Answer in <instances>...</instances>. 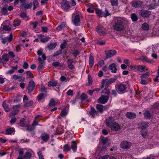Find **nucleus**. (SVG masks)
<instances>
[{
    "instance_id": "nucleus-1",
    "label": "nucleus",
    "mask_w": 159,
    "mask_h": 159,
    "mask_svg": "<svg viewBox=\"0 0 159 159\" xmlns=\"http://www.w3.org/2000/svg\"><path fill=\"white\" fill-rule=\"evenodd\" d=\"M114 119L111 117H109L107 120L106 124L108 127L112 130L116 131H119L120 129V127L116 122H113Z\"/></svg>"
},
{
    "instance_id": "nucleus-2",
    "label": "nucleus",
    "mask_w": 159,
    "mask_h": 159,
    "mask_svg": "<svg viewBox=\"0 0 159 159\" xmlns=\"http://www.w3.org/2000/svg\"><path fill=\"white\" fill-rule=\"evenodd\" d=\"M124 19L122 18H118L117 21L115 22L113 27L115 30L117 31H121L123 30L124 26L123 24Z\"/></svg>"
},
{
    "instance_id": "nucleus-3",
    "label": "nucleus",
    "mask_w": 159,
    "mask_h": 159,
    "mask_svg": "<svg viewBox=\"0 0 159 159\" xmlns=\"http://www.w3.org/2000/svg\"><path fill=\"white\" fill-rule=\"evenodd\" d=\"M11 29L10 22L8 20L4 21L1 25L0 31L2 32L3 31H10Z\"/></svg>"
},
{
    "instance_id": "nucleus-4",
    "label": "nucleus",
    "mask_w": 159,
    "mask_h": 159,
    "mask_svg": "<svg viewBox=\"0 0 159 159\" xmlns=\"http://www.w3.org/2000/svg\"><path fill=\"white\" fill-rule=\"evenodd\" d=\"M96 31L100 35H104L106 34V31L102 25H99L96 28Z\"/></svg>"
},
{
    "instance_id": "nucleus-5",
    "label": "nucleus",
    "mask_w": 159,
    "mask_h": 159,
    "mask_svg": "<svg viewBox=\"0 0 159 159\" xmlns=\"http://www.w3.org/2000/svg\"><path fill=\"white\" fill-rule=\"evenodd\" d=\"M61 5L62 8L65 11H67L70 7L69 2L66 0H63Z\"/></svg>"
},
{
    "instance_id": "nucleus-6",
    "label": "nucleus",
    "mask_w": 159,
    "mask_h": 159,
    "mask_svg": "<svg viewBox=\"0 0 159 159\" xmlns=\"http://www.w3.org/2000/svg\"><path fill=\"white\" fill-rule=\"evenodd\" d=\"M109 99V96H105L102 95L99 98L98 100V102L102 104H105L106 103Z\"/></svg>"
},
{
    "instance_id": "nucleus-7",
    "label": "nucleus",
    "mask_w": 159,
    "mask_h": 159,
    "mask_svg": "<svg viewBox=\"0 0 159 159\" xmlns=\"http://www.w3.org/2000/svg\"><path fill=\"white\" fill-rule=\"evenodd\" d=\"M131 144L130 142L125 141L121 143L120 147L124 149L129 148L131 146Z\"/></svg>"
},
{
    "instance_id": "nucleus-8",
    "label": "nucleus",
    "mask_w": 159,
    "mask_h": 159,
    "mask_svg": "<svg viewBox=\"0 0 159 159\" xmlns=\"http://www.w3.org/2000/svg\"><path fill=\"white\" fill-rule=\"evenodd\" d=\"M34 87L35 84L34 81L32 80H30L27 87L28 91L29 92H32L34 89Z\"/></svg>"
},
{
    "instance_id": "nucleus-9",
    "label": "nucleus",
    "mask_w": 159,
    "mask_h": 159,
    "mask_svg": "<svg viewBox=\"0 0 159 159\" xmlns=\"http://www.w3.org/2000/svg\"><path fill=\"white\" fill-rule=\"evenodd\" d=\"M126 87L124 84H120L118 86V90L120 93H124L126 92Z\"/></svg>"
},
{
    "instance_id": "nucleus-10",
    "label": "nucleus",
    "mask_w": 159,
    "mask_h": 159,
    "mask_svg": "<svg viewBox=\"0 0 159 159\" xmlns=\"http://www.w3.org/2000/svg\"><path fill=\"white\" fill-rule=\"evenodd\" d=\"M80 98L83 101H84L87 102H90L91 101V98H88V97L87 94L84 93H82L81 94Z\"/></svg>"
},
{
    "instance_id": "nucleus-11",
    "label": "nucleus",
    "mask_w": 159,
    "mask_h": 159,
    "mask_svg": "<svg viewBox=\"0 0 159 159\" xmlns=\"http://www.w3.org/2000/svg\"><path fill=\"white\" fill-rule=\"evenodd\" d=\"M139 14L143 17H147L150 15L151 12L147 10H141Z\"/></svg>"
},
{
    "instance_id": "nucleus-12",
    "label": "nucleus",
    "mask_w": 159,
    "mask_h": 159,
    "mask_svg": "<svg viewBox=\"0 0 159 159\" xmlns=\"http://www.w3.org/2000/svg\"><path fill=\"white\" fill-rule=\"evenodd\" d=\"M109 69L112 73H116L117 72V69L115 63L111 64L109 66Z\"/></svg>"
},
{
    "instance_id": "nucleus-13",
    "label": "nucleus",
    "mask_w": 159,
    "mask_h": 159,
    "mask_svg": "<svg viewBox=\"0 0 159 159\" xmlns=\"http://www.w3.org/2000/svg\"><path fill=\"white\" fill-rule=\"evenodd\" d=\"M13 39V35L11 33L9 36L8 37H6L5 38L2 39V42L3 44H5L7 42H11L12 39Z\"/></svg>"
},
{
    "instance_id": "nucleus-14",
    "label": "nucleus",
    "mask_w": 159,
    "mask_h": 159,
    "mask_svg": "<svg viewBox=\"0 0 159 159\" xmlns=\"http://www.w3.org/2000/svg\"><path fill=\"white\" fill-rule=\"evenodd\" d=\"M148 127V122H141L139 124L138 127L139 128L142 129V130Z\"/></svg>"
},
{
    "instance_id": "nucleus-15",
    "label": "nucleus",
    "mask_w": 159,
    "mask_h": 159,
    "mask_svg": "<svg viewBox=\"0 0 159 159\" xmlns=\"http://www.w3.org/2000/svg\"><path fill=\"white\" fill-rule=\"evenodd\" d=\"M116 52L114 50H110L106 52V56L107 57L109 58L115 55Z\"/></svg>"
},
{
    "instance_id": "nucleus-16",
    "label": "nucleus",
    "mask_w": 159,
    "mask_h": 159,
    "mask_svg": "<svg viewBox=\"0 0 159 159\" xmlns=\"http://www.w3.org/2000/svg\"><path fill=\"white\" fill-rule=\"evenodd\" d=\"M80 21V16L79 15H76L72 19L73 24L76 25H78Z\"/></svg>"
},
{
    "instance_id": "nucleus-17",
    "label": "nucleus",
    "mask_w": 159,
    "mask_h": 159,
    "mask_svg": "<svg viewBox=\"0 0 159 159\" xmlns=\"http://www.w3.org/2000/svg\"><path fill=\"white\" fill-rule=\"evenodd\" d=\"M13 77L14 79L20 82L23 81L25 80V78L21 76L14 75H13Z\"/></svg>"
},
{
    "instance_id": "nucleus-18",
    "label": "nucleus",
    "mask_w": 159,
    "mask_h": 159,
    "mask_svg": "<svg viewBox=\"0 0 159 159\" xmlns=\"http://www.w3.org/2000/svg\"><path fill=\"white\" fill-rule=\"evenodd\" d=\"M142 5V2L140 1H134L133 2L132 6L135 8L141 6Z\"/></svg>"
},
{
    "instance_id": "nucleus-19",
    "label": "nucleus",
    "mask_w": 159,
    "mask_h": 159,
    "mask_svg": "<svg viewBox=\"0 0 159 159\" xmlns=\"http://www.w3.org/2000/svg\"><path fill=\"white\" fill-rule=\"evenodd\" d=\"M137 71L141 72L148 70L146 66H144L139 65L137 66Z\"/></svg>"
},
{
    "instance_id": "nucleus-20",
    "label": "nucleus",
    "mask_w": 159,
    "mask_h": 159,
    "mask_svg": "<svg viewBox=\"0 0 159 159\" xmlns=\"http://www.w3.org/2000/svg\"><path fill=\"white\" fill-rule=\"evenodd\" d=\"M74 62V61L72 59H68L67 60L68 66L70 69H73L74 68V66L72 64Z\"/></svg>"
},
{
    "instance_id": "nucleus-21",
    "label": "nucleus",
    "mask_w": 159,
    "mask_h": 159,
    "mask_svg": "<svg viewBox=\"0 0 159 159\" xmlns=\"http://www.w3.org/2000/svg\"><path fill=\"white\" fill-rule=\"evenodd\" d=\"M32 2H30L29 4H26L25 2L24 3L21 4V7L22 8H25V9H28L31 8L32 6Z\"/></svg>"
},
{
    "instance_id": "nucleus-22",
    "label": "nucleus",
    "mask_w": 159,
    "mask_h": 159,
    "mask_svg": "<svg viewBox=\"0 0 159 159\" xmlns=\"http://www.w3.org/2000/svg\"><path fill=\"white\" fill-rule=\"evenodd\" d=\"M125 115L127 117L131 119L135 118L136 116V115L135 113L129 112H127Z\"/></svg>"
},
{
    "instance_id": "nucleus-23",
    "label": "nucleus",
    "mask_w": 159,
    "mask_h": 159,
    "mask_svg": "<svg viewBox=\"0 0 159 159\" xmlns=\"http://www.w3.org/2000/svg\"><path fill=\"white\" fill-rule=\"evenodd\" d=\"M58 102V100L56 98L52 99L50 102L49 105L50 106L55 105Z\"/></svg>"
},
{
    "instance_id": "nucleus-24",
    "label": "nucleus",
    "mask_w": 159,
    "mask_h": 159,
    "mask_svg": "<svg viewBox=\"0 0 159 159\" xmlns=\"http://www.w3.org/2000/svg\"><path fill=\"white\" fill-rule=\"evenodd\" d=\"M41 138L42 139L43 141H47L49 139V136L48 134L43 133L41 134Z\"/></svg>"
},
{
    "instance_id": "nucleus-25",
    "label": "nucleus",
    "mask_w": 159,
    "mask_h": 159,
    "mask_svg": "<svg viewBox=\"0 0 159 159\" xmlns=\"http://www.w3.org/2000/svg\"><path fill=\"white\" fill-rule=\"evenodd\" d=\"M97 110L100 112L102 113L105 110L106 108L103 106L101 105H97L96 106Z\"/></svg>"
},
{
    "instance_id": "nucleus-26",
    "label": "nucleus",
    "mask_w": 159,
    "mask_h": 159,
    "mask_svg": "<svg viewBox=\"0 0 159 159\" xmlns=\"http://www.w3.org/2000/svg\"><path fill=\"white\" fill-rule=\"evenodd\" d=\"M15 132V130L14 128H10L7 129L6 131V133L7 134L11 135L14 134Z\"/></svg>"
},
{
    "instance_id": "nucleus-27",
    "label": "nucleus",
    "mask_w": 159,
    "mask_h": 159,
    "mask_svg": "<svg viewBox=\"0 0 159 159\" xmlns=\"http://www.w3.org/2000/svg\"><path fill=\"white\" fill-rule=\"evenodd\" d=\"M141 134L142 136L144 138H147L149 137V133L146 130H142Z\"/></svg>"
},
{
    "instance_id": "nucleus-28",
    "label": "nucleus",
    "mask_w": 159,
    "mask_h": 159,
    "mask_svg": "<svg viewBox=\"0 0 159 159\" xmlns=\"http://www.w3.org/2000/svg\"><path fill=\"white\" fill-rule=\"evenodd\" d=\"M94 64V57L93 55L91 54L90 55L89 60V64L90 66L91 67Z\"/></svg>"
},
{
    "instance_id": "nucleus-29",
    "label": "nucleus",
    "mask_w": 159,
    "mask_h": 159,
    "mask_svg": "<svg viewBox=\"0 0 159 159\" xmlns=\"http://www.w3.org/2000/svg\"><path fill=\"white\" fill-rule=\"evenodd\" d=\"M57 84L56 81L54 80H52L48 82V86L49 87L51 86H57Z\"/></svg>"
},
{
    "instance_id": "nucleus-30",
    "label": "nucleus",
    "mask_w": 159,
    "mask_h": 159,
    "mask_svg": "<svg viewBox=\"0 0 159 159\" xmlns=\"http://www.w3.org/2000/svg\"><path fill=\"white\" fill-rule=\"evenodd\" d=\"M40 116V115H38L35 116L33 123L32 124L33 126H37L38 125L39 122L37 120V119Z\"/></svg>"
},
{
    "instance_id": "nucleus-31",
    "label": "nucleus",
    "mask_w": 159,
    "mask_h": 159,
    "mask_svg": "<svg viewBox=\"0 0 159 159\" xmlns=\"http://www.w3.org/2000/svg\"><path fill=\"white\" fill-rule=\"evenodd\" d=\"M149 75L150 74L148 72L143 74L141 76V79H143L146 80L147 78L149 76Z\"/></svg>"
},
{
    "instance_id": "nucleus-32",
    "label": "nucleus",
    "mask_w": 159,
    "mask_h": 159,
    "mask_svg": "<svg viewBox=\"0 0 159 159\" xmlns=\"http://www.w3.org/2000/svg\"><path fill=\"white\" fill-rule=\"evenodd\" d=\"M77 146L76 142L74 141H72L71 143V148L74 152L76 150Z\"/></svg>"
},
{
    "instance_id": "nucleus-33",
    "label": "nucleus",
    "mask_w": 159,
    "mask_h": 159,
    "mask_svg": "<svg viewBox=\"0 0 159 159\" xmlns=\"http://www.w3.org/2000/svg\"><path fill=\"white\" fill-rule=\"evenodd\" d=\"M96 14L99 17H102L103 16V12H102L100 9H96Z\"/></svg>"
},
{
    "instance_id": "nucleus-34",
    "label": "nucleus",
    "mask_w": 159,
    "mask_h": 159,
    "mask_svg": "<svg viewBox=\"0 0 159 159\" xmlns=\"http://www.w3.org/2000/svg\"><path fill=\"white\" fill-rule=\"evenodd\" d=\"M2 105L5 111L7 112L10 111V108L8 107L5 102H3Z\"/></svg>"
},
{
    "instance_id": "nucleus-35",
    "label": "nucleus",
    "mask_w": 159,
    "mask_h": 159,
    "mask_svg": "<svg viewBox=\"0 0 159 159\" xmlns=\"http://www.w3.org/2000/svg\"><path fill=\"white\" fill-rule=\"evenodd\" d=\"M152 50L154 52H159V44H155L153 47Z\"/></svg>"
},
{
    "instance_id": "nucleus-36",
    "label": "nucleus",
    "mask_w": 159,
    "mask_h": 159,
    "mask_svg": "<svg viewBox=\"0 0 159 159\" xmlns=\"http://www.w3.org/2000/svg\"><path fill=\"white\" fill-rule=\"evenodd\" d=\"M2 60L5 61H7L9 59V56L7 54L2 55Z\"/></svg>"
},
{
    "instance_id": "nucleus-37",
    "label": "nucleus",
    "mask_w": 159,
    "mask_h": 159,
    "mask_svg": "<svg viewBox=\"0 0 159 159\" xmlns=\"http://www.w3.org/2000/svg\"><path fill=\"white\" fill-rule=\"evenodd\" d=\"M142 28L144 30L148 31L149 29V26L148 24L144 23L142 25Z\"/></svg>"
},
{
    "instance_id": "nucleus-38",
    "label": "nucleus",
    "mask_w": 159,
    "mask_h": 159,
    "mask_svg": "<svg viewBox=\"0 0 159 159\" xmlns=\"http://www.w3.org/2000/svg\"><path fill=\"white\" fill-rule=\"evenodd\" d=\"M21 23L20 20L18 19H15L13 23V25L14 27L20 25Z\"/></svg>"
},
{
    "instance_id": "nucleus-39",
    "label": "nucleus",
    "mask_w": 159,
    "mask_h": 159,
    "mask_svg": "<svg viewBox=\"0 0 159 159\" xmlns=\"http://www.w3.org/2000/svg\"><path fill=\"white\" fill-rule=\"evenodd\" d=\"M89 7L87 9V11L89 12L93 13L94 12V10L91 7H93V5L90 3H89L87 5Z\"/></svg>"
},
{
    "instance_id": "nucleus-40",
    "label": "nucleus",
    "mask_w": 159,
    "mask_h": 159,
    "mask_svg": "<svg viewBox=\"0 0 159 159\" xmlns=\"http://www.w3.org/2000/svg\"><path fill=\"white\" fill-rule=\"evenodd\" d=\"M65 25V23L63 22L57 28V30L58 31L61 30L63 29Z\"/></svg>"
},
{
    "instance_id": "nucleus-41",
    "label": "nucleus",
    "mask_w": 159,
    "mask_h": 159,
    "mask_svg": "<svg viewBox=\"0 0 159 159\" xmlns=\"http://www.w3.org/2000/svg\"><path fill=\"white\" fill-rule=\"evenodd\" d=\"M144 115L145 118L147 119H149L151 117V115L150 113V112L148 111H146L144 113Z\"/></svg>"
},
{
    "instance_id": "nucleus-42",
    "label": "nucleus",
    "mask_w": 159,
    "mask_h": 159,
    "mask_svg": "<svg viewBox=\"0 0 159 159\" xmlns=\"http://www.w3.org/2000/svg\"><path fill=\"white\" fill-rule=\"evenodd\" d=\"M68 110H66V109H64L62 110L61 113L60 115L62 117H64L66 116L67 114Z\"/></svg>"
},
{
    "instance_id": "nucleus-43",
    "label": "nucleus",
    "mask_w": 159,
    "mask_h": 159,
    "mask_svg": "<svg viewBox=\"0 0 159 159\" xmlns=\"http://www.w3.org/2000/svg\"><path fill=\"white\" fill-rule=\"evenodd\" d=\"M97 112L94 108H92L90 112V114L93 116L95 115H97Z\"/></svg>"
},
{
    "instance_id": "nucleus-44",
    "label": "nucleus",
    "mask_w": 159,
    "mask_h": 159,
    "mask_svg": "<svg viewBox=\"0 0 159 159\" xmlns=\"http://www.w3.org/2000/svg\"><path fill=\"white\" fill-rule=\"evenodd\" d=\"M131 18L133 21H136L138 19L137 16L134 13L131 14Z\"/></svg>"
},
{
    "instance_id": "nucleus-45",
    "label": "nucleus",
    "mask_w": 159,
    "mask_h": 159,
    "mask_svg": "<svg viewBox=\"0 0 159 159\" xmlns=\"http://www.w3.org/2000/svg\"><path fill=\"white\" fill-rule=\"evenodd\" d=\"M19 111V110H16L11 111L10 114V115L11 116H14L16 114H17L18 112Z\"/></svg>"
},
{
    "instance_id": "nucleus-46",
    "label": "nucleus",
    "mask_w": 159,
    "mask_h": 159,
    "mask_svg": "<svg viewBox=\"0 0 159 159\" xmlns=\"http://www.w3.org/2000/svg\"><path fill=\"white\" fill-rule=\"evenodd\" d=\"M104 64V61L103 60L100 61L97 64V66L98 67H101Z\"/></svg>"
},
{
    "instance_id": "nucleus-47",
    "label": "nucleus",
    "mask_w": 159,
    "mask_h": 159,
    "mask_svg": "<svg viewBox=\"0 0 159 159\" xmlns=\"http://www.w3.org/2000/svg\"><path fill=\"white\" fill-rule=\"evenodd\" d=\"M31 157V154L29 152H26L24 155V157L25 158L30 159Z\"/></svg>"
},
{
    "instance_id": "nucleus-48",
    "label": "nucleus",
    "mask_w": 159,
    "mask_h": 159,
    "mask_svg": "<svg viewBox=\"0 0 159 159\" xmlns=\"http://www.w3.org/2000/svg\"><path fill=\"white\" fill-rule=\"evenodd\" d=\"M56 44L55 43L50 44L48 46V48L49 50L55 48Z\"/></svg>"
},
{
    "instance_id": "nucleus-49",
    "label": "nucleus",
    "mask_w": 159,
    "mask_h": 159,
    "mask_svg": "<svg viewBox=\"0 0 159 159\" xmlns=\"http://www.w3.org/2000/svg\"><path fill=\"white\" fill-rule=\"evenodd\" d=\"M70 150V146L68 144H66L64 146V151H69Z\"/></svg>"
},
{
    "instance_id": "nucleus-50",
    "label": "nucleus",
    "mask_w": 159,
    "mask_h": 159,
    "mask_svg": "<svg viewBox=\"0 0 159 159\" xmlns=\"http://www.w3.org/2000/svg\"><path fill=\"white\" fill-rule=\"evenodd\" d=\"M44 62L39 63V65L38 67V69L39 70H41L43 68Z\"/></svg>"
},
{
    "instance_id": "nucleus-51",
    "label": "nucleus",
    "mask_w": 159,
    "mask_h": 159,
    "mask_svg": "<svg viewBox=\"0 0 159 159\" xmlns=\"http://www.w3.org/2000/svg\"><path fill=\"white\" fill-rule=\"evenodd\" d=\"M66 40H64L63 42L61 43L60 45V48L62 49H64L66 45Z\"/></svg>"
},
{
    "instance_id": "nucleus-52",
    "label": "nucleus",
    "mask_w": 159,
    "mask_h": 159,
    "mask_svg": "<svg viewBox=\"0 0 159 159\" xmlns=\"http://www.w3.org/2000/svg\"><path fill=\"white\" fill-rule=\"evenodd\" d=\"M129 67L131 69L134 70L135 71H137V66H136L134 65H131L129 66Z\"/></svg>"
},
{
    "instance_id": "nucleus-53",
    "label": "nucleus",
    "mask_w": 159,
    "mask_h": 159,
    "mask_svg": "<svg viewBox=\"0 0 159 159\" xmlns=\"http://www.w3.org/2000/svg\"><path fill=\"white\" fill-rule=\"evenodd\" d=\"M34 7L33 9H35L38 5V2L37 0H34L33 1Z\"/></svg>"
},
{
    "instance_id": "nucleus-54",
    "label": "nucleus",
    "mask_w": 159,
    "mask_h": 159,
    "mask_svg": "<svg viewBox=\"0 0 159 159\" xmlns=\"http://www.w3.org/2000/svg\"><path fill=\"white\" fill-rule=\"evenodd\" d=\"M102 142L104 145H105L108 142V140L107 139L105 138H103L102 139Z\"/></svg>"
},
{
    "instance_id": "nucleus-55",
    "label": "nucleus",
    "mask_w": 159,
    "mask_h": 159,
    "mask_svg": "<svg viewBox=\"0 0 159 159\" xmlns=\"http://www.w3.org/2000/svg\"><path fill=\"white\" fill-rule=\"evenodd\" d=\"M38 155L39 159H43V157L42 155V152L39 151L38 152Z\"/></svg>"
},
{
    "instance_id": "nucleus-56",
    "label": "nucleus",
    "mask_w": 159,
    "mask_h": 159,
    "mask_svg": "<svg viewBox=\"0 0 159 159\" xmlns=\"http://www.w3.org/2000/svg\"><path fill=\"white\" fill-rule=\"evenodd\" d=\"M2 13L4 14H7V11L6 7H3L2 9Z\"/></svg>"
},
{
    "instance_id": "nucleus-57",
    "label": "nucleus",
    "mask_w": 159,
    "mask_h": 159,
    "mask_svg": "<svg viewBox=\"0 0 159 159\" xmlns=\"http://www.w3.org/2000/svg\"><path fill=\"white\" fill-rule=\"evenodd\" d=\"M49 39V37H46L44 38L41 39V41L42 43H45L47 42Z\"/></svg>"
},
{
    "instance_id": "nucleus-58",
    "label": "nucleus",
    "mask_w": 159,
    "mask_h": 159,
    "mask_svg": "<svg viewBox=\"0 0 159 159\" xmlns=\"http://www.w3.org/2000/svg\"><path fill=\"white\" fill-rule=\"evenodd\" d=\"M111 4L113 6H116L118 4V0H112Z\"/></svg>"
},
{
    "instance_id": "nucleus-59",
    "label": "nucleus",
    "mask_w": 159,
    "mask_h": 159,
    "mask_svg": "<svg viewBox=\"0 0 159 159\" xmlns=\"http://www.w3.org/2000/svg\"><path fill=\"white\" fill-rule=\"evenodd\" d=\"M26 74L28 75V77L29 78H32L33 77V76L32 73L30 71H27L26 72Z\"/></svg>"
},
{
    "instance_id": "nucleus-60",
    "label": "nucleus",
    "mask_w": 159,
    "mask_h": 159,
    "mask_svg": "<svg viewBox=\"0 0 159 159\" xmlns=\"http://www.w3.org/2000/svg\"><path fill=\"white\" fill-rule=\"evenodd\" d=\"M33 102L32 101H30L25 104V106L26 107H29L32 105L33 104Z\"/></svg>"
},
{
    "instance_id": "nucleus-61",
    "label": "nucleus",
    "mask_w": 159,
    "mask_h": 159,
    "mask_svg": "<svg viewBox=\"0 0 159 159\" xmlns=\"http://www.w3.org/2000/svg\"><path fill=\"white\" fill-rule=\"evenodd\" d=\"M52 65L53 66L57 67L58 66H61V65L60 63L58 62H54L52 64Z\"/></svg>"
},
{
    "instance_id": "nucleus-62",
    "label": "nucleus",
    "mask_w": 159,
    "mask_h": 159,
    "mask_svg": "<svg viewBox=\"0 0 159 159\" xmlns=\"http://www.w3.org/2000/svg\"><path fill=\"white\" fill-rule=\"evenodd\" d=\"M80 53V52L78 50H75V51L74 52L72 53V54L75 57L76 56L78 55Z\"/></svg>"
},
{
    "instance_id": "nucleus-63",
    "label": "nucleus",
    "mask_w": 159,
    "mask_h": 159,
    "mask_svg": "<svg viewBox=\"0 0 159 159\" xmlns=\"http://www.w3.org/2000/svg\"><path fill=\"white\" fill-rule=\"evenodd\" d=\"M46 90V88L43 86H42L40 89V91L42 92H47Z\"/></svg>"
},
{
    "instance_id": "nucleus-64",
    "label": "nucleus",
    "mask_w": 159,
    "mask_h": 159,
    "mask_svg": "<svg viewBox=\"0 0 159 159\" xmlns=\"http://www.w3.org/2000/svg\"><path fill=\"white\" fill-rule=\"evenodd\" d=\"M110 15L108 11L106 9L105 12H103V16L107 17Z\"/></svg>"
}]
</instances>
